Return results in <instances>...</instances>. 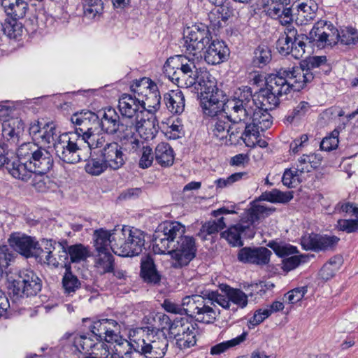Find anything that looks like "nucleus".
I'll return each mask as SVG.
<instances>
[{"instance_id": "f257e3e1", "label": "nucleus", "mask_w": 358, "mask_h": 358, "mask_svg": "<svg viewBox=\"0 0 358 358\" xmlns=\"http://www.w3.org/2000/svg\"><path fill=\"white\" fill-rule=\"evenodd\" d=\"M183 50L194 57L176 55L169 58L164 66L167 77L180 88H188L199 80L196 60L202 58V52L213 40L207 27L203 24L188 27L184 34Z\"/></svg>"}, {"instance_id": "f03ea898", "label": "nucleus", "mask_w": 358, "mask_h": 358, "mask_svg": "<svg viewBox=\"0 0 358 358\" xmlns=\"http://www.w3.org/2000/svg\"><path fill=\"white\" fill-rule=\"evenodd\" d=\"M185 233V227L180 222H166L159 224L153 234V252L169 255L175 268L187 266L196 255L195 239Z\"/></svg>"}, {"instance_id": "7ed1b4c3", "label": "nucleus", "mask_w": 358, "mask_h": 358, "mask_svg": "<svg viewBox=\"0 0 358 358\" xmlns=\"http://www.w3.org/2000/svg\"><path fill=\"white\" fill-rule=\"evenodd\" d=\"M271 212V209L262 205H256L248 209L243 213L240 222L222 232V237L226 238L233 246H242V239L253 238L255 234V227Z\"/></svg>"}, {"instance_id": "20e7f679", "label": "nucleus", "mask_w": 358, "mask_h": 358, "mask_svg": "<svg viewBox=\"0 0 358 358\" xmlns=\"http://www.w3.org/2000/svg\"><path fill=\"white\" fill-rule=\"evenodd\" d=\"M217 92L215 94L202 96L200 101L201 106L203 110H208L210 112H226L227 110H244V112H250L252 109V105L255 101L252 97L251 88L244 87L240 89V94L238 97L234 96L231 99L220 100Z\"/></svg>"}, {"instance_id": "39448f33", "label": "nucleus", "mask_w": 358, "mask_h": 358, "mask_svg": "<svg viewBox=\"0 0 358 358\" xmlns=\"http://www.w3.org/2000/svg\"><path fill=\"white\" fill-rule=\"evenodd\" d=\"M56 155L64 162L76 164L89 158V149L84 138L75 133H63L54 143Z\"/></svg>"}, {"instance_id": "423d86ee", "label": "nucleus", "mask_w": 358, "mask_h": 358, "mask_svg": "<svg viewBox=\"0 0 358 358\" xmlns=\"http://www.w3.org/2000/svg\"><path fill=\"white\" fill-rule=\"evenodd\" d=\"M113 252L122 257L138 255L145 245V235L137 229L124 226L116 227L113 229Z\"/></svg>"}, {"instance_id": "0eeeda50", "label": "nucleus", "mask_w": 358, "mask_h": 358, "mask_svg": "<svg viewBox=\"0 0 358 358\" xmlns=\"http://www.w3.org/2000/svg\"><path fill=\"white\" fill-rule=\"evenodd\" d=\"M8 288L14 296L22 297L36 295L41 289V279L31 270H20L15 278L8 276Z\"/></svg>"}, {"instance_id": "6e6552de", "label": "nucleus", "mask_w": 358, "mask_h": 358, "mask_svg": "<svg viewBox=\"0 0 358 358\" xmlns=\"http://www.w3.org/2000/svg\"><path fill=\"white\" fill-rule=\"evenodd\" d=\"M182 312L199 322L213 323L216 312L208 304L206 294L186 296L182 301Z\"/></svg>"}, {"instance_id": "1a4fd4ad", "label": "nucleus", "mask_w": 358, "mask_h": 358, "mask_svg": "<svg viewBox=\"0 0 358 358\" xmlns=\"http://www.w3.org/2000/svg\"><path fill=\"white\" fill-rule=\"evenodd\" d=\"M324 24L322 22H317L313 29L309 32L308 35L304 34H299L296 31V36L292 40L293 45L290 46L289 48H292V50L296 48V50L298 49L299 55H295L294 52H289L293 57L295 59H301L303 57L305 54V48L306 41H308L309 43H313L314 45H316L318 48H325V44L327 43H333L334 39L336 38L334 35H329L325 33L322 30V26Z\"/></svg>"}, {"instance_id": "9d476101", "label": "nucleus", "mask_w": 358, "mask_h": 358, "mask_svg": "<svg viewBox=\"0 0 358 358\" xmlns=\"http://www.w3.org/2000/svg\"><path fill=\"white\" fill-rule=\"evenodd\" d=\"M169 342L166 336L162 332L146 334L145 336L138 338L134 347L137 352L145 358H163L167 351Z\"/></svg>"}, {"instance_id": "9b49d317", "label": "nucleus", "mask_w": 358, "mask_h": 358, "mask_svg": "<svg viewBox=\"0 0 358 358\" xmlns=\"http://www.w3.org/2000/svg\"><path fill=\"white\" fill-rule=\"evenodd\" d=\"M272 124L271 113H249L245 131L242 138L248 147H255V143L252 139L259 138L260 131L269 128Z\"/></svg>"}, {"instance_id": "f8f14e48", "label": "nucleus", "mask_w": 358, "mask_h": 358, "mask_svg": "<svg viewBox=\"0 0 358 358\" xmlns=\"http://www.w3.org/2000/svg\"><path fill=\"white\" fill-rule=\"evenodd\" d=\"M43 248H40L39 255L44 257V262L57 268L68 259L66 250L67 242H57L53 240H43Z\"/></svg>"}, {"instance_id": "ddd939ff", "label": "nucleus", "mask_w": 358, "mask_h": 358, "mask_svg": "<svg viewBox=\"0 0 358 358\" xmlns=\"http://www.w3.org/2000/svg\"><path fill=\"white\" fill-rule=\"evenodd\" d=\"M8 241L13 250L25 257L39 255L40 247L34 237L21 232H13Z\"/></svg>"}, {"instance_id": "4468645a", "label": "nucleus", "mask_w": 358, "mask_h": 358, "mask_svg": "<svg viewBox=\"0 0 358 358\" xmlns=\"http://www.w3.org/2000/svg\"><path fill=\"white\" fill-rule=\"evenodd\" d=\"M339 238L335 236H322L316 234H306L301 238V244L306 250H332Z\"/></svg>"}, {"instance_id": "2eb2a0df", "label": "nucleus", "mask_w": 358, "mask_h": 358, "mask_svg": "<svg viewBox=\"0 0 358 358\" xmlns=\"http://www.w3.org/2000/svg\"><path fill=\"white\" fill-rule=\"evenodd\" d=\"M283 69L289 79L291 89L294 91H300L314 78L312 71L302 64L294 66L292 68Z\"/></svg>"}, {"instance_id": "dca6fc26", "label": "nucleus", "mask_w": 358, "mask_h": 358, "mask_svg": "<svg viewBox=\"0 0 358 358\" xmlns=\"http://www.w3.org/2000/svg\"><path fill=\"white\" fill-rule=\"evenodd\" d=\"M90 329L96 340H104L108 343L120 331V326L114 320L103 319L94 322Z\"/></svg>"}, {"instance_id": "f3484780", "label": "nucleus", "mask_w": 358, "mask_h": 358, "mask_svg": "<svg viewBox=\"0 0 358 358\" xmlns=\"http://www.w3.org/2000/svg\"><path fill=\"white\" fill-rule=\"evenodd\" d=\"M231 213L234 214L236 211L228 210L224 207L213 210L212 215L216 217L217 220H211L205 222L202 225L198 236L203 239H206V235L215 234L224 229L227 227V218L222 215Z\"/></svg>"}, {"instance_id": "a211bd4d", "label": "nucleus", "mask_w": 358, "mask_h": 358, "mask_svg": "<svg viewBox=\"0 0 358 358\" xmlns=\"http://www.w3.org/2000/svg\"><path fill=\"white\" fill-rule=\"evenodd\" d=\"M285 71L280 69L276 73H271L265 78L266 90L275 96L287 94L291 89Z\"/></svg>"}, {"instance_id": "6ab92c4d", "label": "nucleus", "mask_w": 358, "mask_h": 358, "mask_svg": "<svg viewBox=\"0 0 358 358\" xmlns=\"http://www.w3.org/2000/svg\"><path fill=\"white\" fill-rule=\"evenodd\" d=\"M5 162L2 161V166H5L8 172L15 179L27 182L31 178L34 171L31 166L20 159L18 157L8 159L4 155Z\"/></svg>"}, {"instance_id": "aec40b11", "label": "nucleus", "mask_w": 358, "mask_h": 358, "mask_svg": "<svg viewBox=\"0 0 358 358\" xmlns=\"http://www.w3.org/2000/svg\"><path fill=\"white\" fill-rule=\"evenodd\" d=\"M229 55V50L225 43L218 40H212L206 48L203 58L206 63L217 65L224 62Z\"/></svg>"}, {"instance_id": "412c9836", "label": "nucleus", "mask_w": 358, "mask_h": 358, "mask_svg": "<svg viewBox=\"0 0 358 358\" xmlns=\"http://www.w3.org/2000/svg\"><path fill=\"white\" fill-rule=\"evenodd\" d=\"M271 252L264 247L259 248H243L238 254V259L244 263L265 265L269 262Z\"/></svg>"}, {"instance_id": "4be33fe9", "label": "nucleus", "mask_w": 358, "mask_h": 358, "mask_svg": "<svg viewBox=\"0 0 358 358\" xmlns=\"http://www.w3.org/2000/svg\"><path fill=\"white\" fill-rule=\"evenodd\" d=\"M101 156L106 166L117 170L125 163V157L120 145L115 142H110L100 150Z\"/></svg>"}, {"instance_id": "5701e85b", "label": "nucleus", "mask_w": 358, "mask_h": 358, "mask_svg": "<svg viewBox=\"0 0 358 358\" xmlns=\"http://www.w3.org/2000/svg\"><path fill=\"white\" fill-rule=\"evenodd\" d=\"M319 22H322L324 24L322 26V30L325 33L329 35H334L336 38L333 43H327L325 47L329 45L331 46L338 41H340L341 44L348 46L355 45L358 43V32L357 29L352 27L346 28L341 30L339 33L336 29L330 28L331 25L328 24L326 21L320 20Z\"/></svg>"}, {"instance_id": "b1692460", "label": "nucleus", "mask_w": 358, "mask_h": 358, "mask_svg": "<svg viewBox=\"0 0 358 358\" xmlns=\"http://www.w3.org/2000/svg\"><path fill=\"white\" fill-rule=\"evenodd\" d=\"M157 120L155 113H146L145 115L134 117L129 119V126H135L136 131L140 135L144 134L146 138L153 136L157 131Z\"/></svg>"}, {"instance_id": "393cba45", "label": "nucleus", "mask_w": 358, "mask_h": 358, "mask_svg": "<svg viewBox=\"0 0 358 358\" xmlns=\"http://www.w3.org/2000/svg\"><path fill=\"white\" fill-rule=\"evenodd\" d=\"M120 334V331L114 336L111 342L108 343L113 345V353L121 358H132L133 351L137 352V349L134 345H137L138 339H131L130 341H128L123 338Z\"/></svg>"}, {"instance_id": "a878e982", "label": "nucleus", "mask_w": 358, "mask_h": 358, "mask_svg": "<svg viewBox=\"0 0 358 358\" xmlns=\"http://www.w3.org/2000/svg\"><path fill=\"white\" fill-rule=\"evenodd\" d=\"M101 128L108 134H115L120 124H125L129 127V119L134 117L133 115H127V113H121L122 117L118 113H101Z\"/></svg>"}, {"instance_id": "bb28decb", "label": "nucleus", "mask_w": 358, "mask_h": 358, "mask_svg": "<svg viewBox=\"0 0 358 358\" xmlns=\"http://www.w3.org/2000/svg\"><path fill=\"white\" fill-rule=\"evenodd\" d=\"M296 22L300 24H306L315 20L318 10L317 4L313 0L299 2L296 6Z\"/></svg>"}, {"instance_id": "cd10ccee", "label": "nucleus", "mask_w": 358, "mask_h": 358, "mask_svg": "<svg viewBox=\"0 0 358 358\" xmlns=\"http://www.w3.org/2000/svg\"><path fill=\"white\" fill-rule=\"evenodd\" d=\"M141 276L147 283L156 285L160 282L161 275L156 268L153 259L149 255L141 259Z\"/></svg>"}, {"instance_id": "c85d7f7f", "label": "nucleus", "mask_w": 358, "mask_h": 358, "mask_svg": "<svg viewBox=\"0 0 358 358\" xmlns=\"http://www.w3.org/2000/svg\"><path fill=\"white\" fill-rule=\"evenodd\" d=\"M1 6L13 20L23 18L29 9L28 3L24 0H1Z\"/></svg>"}, {"instance_id": "c756f323", "label": "nucleus", "mask_w": 358, "mask_h": 358, "mask_svg": "<svg viewBox=\"0 0 358 358\" xmlns=\"http://www.w3.org/2000/svg\"><path fill=\"white\" fill-rule=\"evenodd\" d=\"M296 36V29L294 26L288 25L285 27L284 35H282L276 43L277 49L281 55H287L289 52H294L295 55H299V49L294 50L289 48L293 45L292 40Z\"/></svg>"}, {"instance_id": "7c9ffc66", "label": "nucleus", "mask_w": 358, "mask_h": 358, "mask_svg": "<svg viewBox=\"0 0 358 358\" xmlns=\"http://www.w3.org/2000/svg\"><path fill=\"white\" fill-rule=\"evenodd\" d=\"M52 165L53 159L50 152L47 149L41 147L32 163L34 172L44 174L51 169Z\"/></svg>"}, {"instance_id": "2f4dec72", "label": "nucleus", "mask_w": 358, "mask_h": 358, "mask_svg": "<svg viewBox=\"0 0 358 358\" xmlns=\"http://www.w3.org/2000/svg\"><path fill=\"white\" fill-rule=\"evenodd\" d=\"M94 267L100 274L113 271V255L109 250L96 252V254L94 255Z\"/></svg>"}, {"instance_id": "473e14b6", "label": "nucleus", "mask_w": 358, "mask_h": 358, "mask_svg": "<svg viewBox=\"0 0 358 358\" xmlns=\"http://www.w3.org/2000/svg\"><path fill=\"white\" fill-rule=\"evenodd\" d=\"M113 230L107 231L103 229L96 230L94 232V245L96 252L109 250L108 246L113 252Z\"/></svg>"}, {"instance_id": "72a5a7b5", "label": "nucleus", "mask_w": 358, "mask_h": 358, "mask_svg": "<svg viewBox=\"0 0 358 358\" xmlns=\"http://www.w3.org/2000/svg\"><path fill=\"white\" fill-rule=\"evenodd\" d=\"M155 158L162 166H170L174 160L173 150L169 143H160L155 148Z\"/></svg>"}, {"instance_id": "f704fd0d", "label": "nucleus", "mask_w": 358, "mask_h": 358, "mask_svg": "<svg viewBox=\"0 0 358 358\" xmlns=\"http://www.w3.org/2000/svg\"><path fill=\"white\" fill-rule=\"evenodd\" d=\"M195 325L196 324L192 323L186 318H176L170 324L169 330V336L170 338H173L176 340L182 334L187 333V331H193Z\"/></svg>"}, {"instance_id": "c9c22d12", "label": "nucleus", "mask_w": 358, "mask_h": 358, "mask_svg": "<svg viewBox=\"0 0 358 358\" xmlns=\"http://www.w3.org/2000/svg\"><path fill=\"white\" fill-rule=\"evenodd\" d=\"M155 88H150L148 92L145 94V100L141 101L140 112H157L159 109L161 96Z\"/></svg>"}, {"instance_id": "e433bc0d", "label": "nucleus", "mask_w": 358, "mask_h": 358, "mask_svg": "<svg viewBox=\"0 0 358 358\" xmlns=\"http://www.w3.org/2000/svg\"><path fill=\"white\" fill-rule=\"evenodd\" d=\"M62 283L64 293L68 295L75 293L80 287V281L72 273L70 265L65 264V273L63 275Z\"/></svg>"}, {"instance_id": "4c0bfd02", "label": "nucleus", "mask_w": 358, "mask_h": 358, "mask_svg": "<svg viewBox=\"0 0 358 358\" xmlns=\"http://www.w3.org/2000/svg\"><path fill=\"white\" fill-rule=\"evenodd\" d=\"M40 148L41 146L33 142L24 143L18 148L17 155L32 167L34 159Z\"/></svg>"}, {"instance_id": "58836bf2", "label": "nucleus", "mask_w": 358, "mask_h": 358, "mask_svg": "<svg viewBox=\"0 0 358 358\" xmlns=\"http://www.w3.org/2000/svg\"><path fill=\"white\" fill-rule=\"evenodd\" d=\"M106 136L103 134L99 135L94 134L93 130H90L88 132H84L82 135V138H84L85 142L88 146L89 156L90 155L92 149L104 148L106 147V145L110 143L106 141Z\"/></svg>"}, {"instance_id": "ea45409f", "label": "nucleus", "mask_w": 358, "mask_h": 358, "mask_svg": "<svg viewBox=\"0 0 358 358\" xmlns=\"http://www.w3.org/2000/svg\"><path fill=\"white\" fill-rule=\"evenodd\" d=\"M164 101L170 112H183L185 97L181 92H172L164 95Z\"/></svg>"}, {"instance_id": "a19ab883", "label": "nucleus", "mask_w": 358, "mask_h": 358, "mask_svg": "<svg viewBox=\"0 0 358 358\" xmlns=\"http://www.w3.org/2000/svg\"><path fill=\"white\" fill-rule=\"evenodd\" d=\"M253 55L252 64L255 67L263 68L271 61V51L266 45H259Z\"/></svg>"}, {"instance_id": "79ce46f5", "label": "nucleus", "mask_w": 358, "mask_h": 358, "mask_svg": "<svg viewBox=\"0 0 358 358\" xmlns=\"http://www.w3.org/2000/svg\"><path fill=\"white\" fill-rule=\"evenodd\" d=\"M168 130L166 134L171 139H178L184 135L183 124L182 119L178 115H172L166 122Z\"/></svg>"}, {"instance_id": "37998d69", "label": "nucleus", "mask_w": 358, "mask_h": 358, "mask_svg": "<svg viewBox=\"0 0 358 358\" xmlns=\"http://www.w3.org/2000/svg\"><path fill=\"white\" fill-rule=\"evenodd\" d=\"M248 333L246 331L243 332L240 336L232 338L229 341L222 342L218 343L210 348V354L213 355H220L228 349L232 347H235L243 341H245Z\"/></svg>"}, {"instance_id": "c03bdc74", "label": "nucleus", "mask_w": 358, "mask_h": 358, "mask_svg": "<svg viewBox=\"0 0 358 358\" xmlns=\"http://www.w3.org/2000/svg\"><path fill=\"white\" fill-rule=\"evenodd\" d=\"M68 257H70L71 262L79 263L85 261L90 256L88 248L82 244H75L66 246Z\"/></svg>"}, {"instance_id": "a18cd8bd", "label": "nucleus", "mask_w": 358, "mask_h": 358, "mask_svg": "<svg viewBox=\"0 0 358 358\" xmlns=\"http://www.w3.org/2000/svg\"><path fill=\"white\" fill-rule=\"evenodd\" d=\"M118 108L120 112L123 110L126 112L129 110H132L133 112H140L141 101L131 95L124 94L119 99Z\"/></svg>"}, {"instance_id": "49530a36", "label": "nucleus", "mask_w": 358, "mask_h": 358, "mask_svg": "<svg viewBox=\"0 0 358 358\" xmlns=\"http://www.w3.org/2000/svg\"><path fill=\"white\" fill-rule=\"evenodd\" d=\"M268 246L271 248L278 256L284 258L298 253L296 247L285 243L271 241L268 244Z\"/></svg>"}, {"instance_id": "de8ad7c7", "label": "nucleus", "mask_w": 358, "mask_h": 358, "mask_svg": "<svg viewBox=\"0 0 358 358\" xmlns=\"http://www.w3.org/2000/svg\"><path fill=\"white\" fill-rule=\"evenodd\" d=\"M84 15L88 18H93L101 13L103 3L101 0H83Z\"/></svg>"}, {"instance_id": "09e8293b", "label": "nucleus", "mask_w": 358, "mask_h": 358, "mask_svg": "<svg viewBox=\"0 0 358 358\" xmlns=\"http://www.w3.org/2000/svg\"><path fill=\"white\" fill-rule=\"evenodd\" d=\"M292 196L289 193H284L277 189L270 192H265L261 196V199L272 203H286L289 201Z\"/></svg>"}, {"instance_id": "8fccbe9b", "label": "nucleus", "mask_w": 358, "mask_h": 358, "mask_svg": "<svg viewBox=\"0 0 358 358\" xmlns=\"http://www.w3.org/2000/svg\"><path fill=\"white\" fill-rule=\"evenodd\" d=\"M226 293L230 300V303L232 302L241 308H244L247 306L248 296L241 289L226 286Z\"/></svg>"}, {"instance_id": "3c124183", "label": "nucleus", "mask_w": 358, "mask_h": 358, "mask_svg": "<svg viewBox=\"0 0 358 358\" xmlns=\"http://www.w3.org/2000/svg\"><path fill=\"white\" fill-rule=\"evenodd\" d=\"M17 20L5 21L1 25L2 35L5 34L10 38H16L21 34L22 25L17 22Z\"/></svg>"}, {"instance_id": "603ef678", "label": "nucleus", "mask_w": 358, "mask_h": 358, "mask_svg": "<svg viewBox=\"0 0 358 358\" xmlns=\"http://www.w3.org/2000/svg\"><path fill=\"white\" fill-rule=\"evenodd\" d=\"M196 343V329L194 328L193 331H187L182 334L180 337L176 339V344L180 350H185L194 346Z\"/></svg>"}, {"instance_id": "864d4df0", "label": "nucleus", "mask_w": 358, "mask_h": 358, "mask_svg": "<svg viewBox=\"0 0 358 358\" xmlns=\"http://www.w3.org/2000/svg\"><path fill=\"white\" fill-rule=\"evenodd\" d=\"M0 122L2 127L24 130L23 121L18 117L11 116L10 113H0Z\"/></svg>"}, {"instance_id": "5fc2aeb1", "label": "nucleus", "mask_w": 358, "mask_h": 358, "mask_svg": "<svg viewBox=\"0 0 358 358\" xmlns=\"http://www.w3.org/2000/svg\"><path fill=\"white\" fill-rule=\"evenodd\" d=\"M224 293L225 294H220L217 292H208L207 294H206V296L208 299V304L211 306V305L215 302L222 308L225 309H229L231 303L226 293V289L224 290Z\"/></svg>"}, {"instance_id": "6e6d98bb", "label": "nucleus", "mask_w": 358, "mask_h": 358, "mask_svg": "<svg viewBox=\"0 0 358 358\" xmlns=\"http://www.w3.org/2000/svg\"><path fill=\"white\" fill-rule=\"evenodd\" d=\"M108 166L103 160L97 158H92L89 159L85 164V169L87 173L92 176H99L103 173Z\"/></svg>"}, {"instance_id": "4d7b16f0", "label": "nucleus", "mask_w": 358, "mask_h": 358, "mask_svg": "<svg viewBox=\"0 0 358 358\" xmlns=\"http://www.w3.org/2000/svg\"><path fill=\"white\" fill-rule=\"evenodd\" d=\"M121 142L125 150L132 152H137L144 143L143 141L139 140L138 137L133 134H126L121 138Z\"/></svg>"}, {"instance_id": "13d9d810", "label": "nucleus", "mask_w": 358, "mask_h": 358, "mask_svg": "<svg viewBox=\"0 0 358 358\" xmlns=\"http://www.w3.org/2000/svg\"><path fill=\"white\" fill-rule=\"evenodd\" d=\"M84 113H73L71 117V122L76 125L82 126L78 129H76V132L78 135L80 136V133L84 134V132H88L90 130H93L92 127H90V120H87V116H83Z\"/></svg>"}, {"instance_id": "bf43d9fd", "label": "nucleus", "mask_w": 358, "mask_h": 358, "mask_svg": "<svg viewBox=\"0 0 358 358\" xmlns=\"http://www.w3.org/2000/svg\"><path fill=\"white\" fill-rule=\"evenodd\" d=\"M307 260L306 255H293L285 257L282 261V269L289 272L300 265L301 263Z\"/></svg>"}, {"instance_id": "052dcab7", "label": "nucleus", "mask_w": 358, "mask_h": 358, "mask_svg": "<svg viewBox=\"0 0 358 358\" xmlns=\"http://www.w3.org/2000/svg\"><path fill=\"white\" fill-rule=\"evenodd\" d=\"M339 131L335 129L329 136L324 137L320 143L322 150L330 151L336 149L338 145Z\"/></svg>"}, {"instance_id": "680f3d73", "label": "nucleus", "mask_w": 358, "mask_h": 358, "mask_svg": "<svg viewBox=\"0 0 358 358\" xmlns=\"http://www.w3.org/2000/svg\"><path fill=\"white\" fill-rule=\"evenodd\" d=\"M55 136H57V129L55 123L53 122L44 123L42 134L40 135L42 142L50 143L53 141H55Z\"/></svg>"}, {"instance_id": "e2e57ef3", "label": "nucleus", "mask_w": 358, "mask_h": 358, "mask_svg": "<svg viewBox=\"0 0 358 358\" xmlns=\"http://www.w3.org/2000/svg\"><path fill=\"white\" fill-rule=\"evenodd\" d=\"M299 172L296 168L295 170H286L282 178L283 185L289 188L295 187L300 181Z\"/></svg>"}, {"instance_id": "0e129e2a", "label": "nucleus", "mask_w": 358, "mask_h": 358, "mask_svg": "<svg viewBox=\"0 0 358 358\" xmlns=\"http://www.w3.org/2000/svg\"><path fill=\"white\" fill-rule=\"evenodd\" d=\"M141 148V156L138 164L141 168L147 169L152 165L154 159L152 150L150 147L144 145Z\"/></svg>"}, {"instance_id": "69168bd1", "label": "nucleus", "mask_w": 358, "mask_h": 358, "mask_svg": "<svg viewBox=\"0 0 358 358\" xmlns=\"http://www.w3.org/2000/svg\"><path fill=\"white\" fill-rule=\"evenodd\" d=\"M307 292V287H299L290 290L285 296L287 298L289 303L294 304L301 301Z\"/></svg>"}, {"instance_id": "338daca9", "label": "nucleus", "mask_w": 358, "mask_h": 358, "mask_svg": "<svg viewBox=\"0 0 358 358\" xmlns=\"http://www.w3.org/2000/svg\"><path fill=\"white\" fill-rule=\"evenodd\" d=\"M24 130L2 127V135L3 138L10 144L17 145Z\"/></svg>"}, {"instance_id": "774afa93", "label": "nucleus", "mask_w": 358, "mask_h": 358, "mask_svg": "<svg viewBox=\"0 0 358 358\" xmlns=\"http://www.w3.org/2000/svg\"><path fill=\"white\" fill-rule=\"evenodd\" d=\"M339 230L347 233L358 231V222L357 220H339L337 223Z\"/></svg>"}]
</instances>
